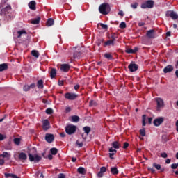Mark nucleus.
<instances>
[{
  "label": "nucleus",
  "mask_w": 178,
  "mask_h": 178,
  "mask_svg": "<svg viewBox=\"0 0 178 178\" xmlns=\"http://www.w3.org/2000/svg\"><path fill=\"white\" fill-rule=\"evenodd\" d=\"M41 21V17H38L37 18H35L34 19L31 20V24H40V22Z\"/></svg>",
  "instance_id": "21"
},
{
  "label": "nucleus",
  "mask_w": 178,
  "mask_h": 178,
  "mask_svg": "<svg viewBox=\"0 0 178 178\" xmlns=\"http://www.w3.org/2000/svg\"><path fill=\"white\" fill-rule=\"evenodd\" d=\"M155 2L152 0H147L141 3L140 8L142 9H152L154 8Z\"/></svg>",
  "instance_id": "2"
},
{
  "label": "nucleus",
  "mask_w": 178,
  "mask_h": 178,
  "mask_svg": "<svg viewBox=\"0 0 178 178\" xmlns=\"http://www.w3.org/2000/svg\"><path fill=\"white\" fill-rule=\"evenodd\" d=\"M76 144L77 145H79V148L83 147V145H84V144L83 143V142L79 143V140H77V141L76 142Z\"/></svg>",
  "instance_id": "49"
},
{
  "label": "nucleus",
  "mask_w": 178,
  "mask_h": 178,
  "mask_svg": "<svg viewBox=\"0 0 178 178\" xmlns=\"http://www.w3.org/2000/svg\"><path fill=\"white\" fill-rule=\"evenodd\" d=\"M6 177H11V178H19L17 177V175L15 174H10V173H5Z\"/></svg>",
  "instance_id": "34"
},
{
  "label": "nucleus",
  "mask_w": 178,
  "mask_h": 178,
  "mask_svg": "<svg viewBox=\"0 0 178 178\" xmlns=\"http://www.w3.org/2000/svg\"><path fill=\"white\" fill-rule=\"evenodd\" d=\"M79 88H80V85L77 84L74 86V90H77Z\"/></svg>",
  "instance_id": "64"
},
{
  "label": "nucleus",
  "mask_w": 178,
  "mask_h": 178,
  "mask_svg": "<svg viewBox=\"0 0 178 178\" xmlns=\"http://www.w3.org/2000/svg\"><path fill=\"white\" fill-rule=\"evenodd\" d=\"M23 91H25V92L30 91V86L24 85L23 87Z\"/></svg>",
  "instance_id": "44"
},
{
  "label": "nucleus",
  "mask_w": 178,
  "mask_h": 178,
  "mask_svg": "<svg viewBox=\"0 0 178 178\" xmlns=\"http://www.w3.org/2000/svg\"><path fill=\"white\" fill-rule=\"evenodd\" d=\"M140 134L142 137H145V128L140 130Z\"/></svg>",
  "instance_id": "42"
},
{
  "label": "nucleus",
  "mask_w": 178,
  "mask_h": 178,
  "mask_svg": "<svg viewBox=\"0 0 178 178\" xmlns=\"http://www.w3.org/2000/svg\"><path fill=\"white\" fill-rule=\"evenodd\" d=\"M111 38V40L115 42V41H116V39H118V33H112Z\"/></svg>",
  "instance_id": "35"
},
{
  "label": "nucleus",
  "mask_w": 178,
  "mask_h": 178,
  "mask_svg": "<svg viewBox=\"0 0 178 178\" xmlns=\"http://www.w3.org/2000/svg\"><path fill=\"white\" fill-rule=\"evenodd\" d=\"M89 106H97V102L94 100H90L89 103Z\"/></svg>",
  "instance_id": "43"
},
{
  "label": "nucleus",
  "mask_w": 178,
  "mask_h": 178,
  "mask_svg": "<svg viewBox=\"0 0 178 178\" xmlns=\"http://www.w3.org/2000/svg\"><path fill=\"white\" fill-rule=\"evenodd\" d=\"M163 118L159 117L154 120L153 124L156 126V127H158V126H161V124L163 123Z\"/></svg>",
  "instance_id": "8"
},
{
  "label": "nucleus",
  "mask_w": 178,
  "mask_h": 178,
  "mask_svg": "<svg viewBox=\"0 0 178 178\" xmlns=\"http://www.w3.org/2000/svg\"><path fill=\"white\" fill-rule=\"evenodd\" d=\"M10 10H12V6H10V5H8L6 8H4L1 10V12H2V13H4L5 15H8V13H9V12H10Z\"/></svg>",
  "instance_id": "18"
},
{
  "label": "nucleus",
  "mask_w": 178,
  "mask_h": 178,
  "mask_svg": "<svg viewBox=\"0 0 178 178\" xmlns=\"http://www.w3.org/2000/svg\"><path fill=\"white\" fill-rule=\"evenodd\" d=\"M166 16H169L172 19V20H176L178 19V15L175 13V11H168L166 14Z\"/></svg>",
  "instance_id": "11"
},
{
  "label": "nucleus",
  "mask_w": 178,
  "mask_h": 178,
  "mask_svg": "<svg viewBox=\"0 0 178 178\" xmlns=\"http://www.w3.org/2000/svg\"><path fill=\"white\" fill-rule=\"evenodd\" d=\"M45 140L47 143L51 144V143H53L54 140H55V136L52 134H47L45 135Z\"/></svg>",
  "instance_id": "9"
},
{
  "label": "nucleus",
  "mask_w": 178,
  "mask_h": 178,
  "mask_svg": "<svg viewBox=\"0 0 178 178\" xmlns=\"http://www.w3.org/2000/svg\"><path fill=\"white\" fill-rule=\"evenodd\" d=\"M125 52L126 54H136V52H138V47H135L134 49L127 48Z\"/></svg>",
  "instance_id": "14"
},
{
  "label": "nucleus",
  "mask_w": 178,
  "mask_h": 178,
  "mask_svg": "<svg viewBox=\"0 0 178 178\" xmlns=\"http://www.w3.org/2000/svg\"><path fill=\"white\" fill-rule=\"evenodd\" d=\"M128 147H129V143L127 142L124 143V145H123L124 149H126Z\"/></svg>",
  "instance_id": "54"
},
{
  "label": "nucleus",
  "mask_w": 178,
  "mask_h": 178,
  "mask_svg": "<svg viewBox=\"0 0 178 178\" xmlns=\"http://www.w3.org/2000/svg\"><path fill=\"white\" fill-rule=\"evenodd\" d=\"M70 111H72V108H70V107H67L65 108L66 113H69V112H70Z\"/></svg>",
  "instance_id": "60"
},
{
  "label": "nucleus",
  "mask_w": 178,
  "mask_h": 178,
  "mask_svg": "<svg viewBox=\"0 0 178 178\" xmlns=\"http://www.w3.org/2000/svg\"><path fill=\"white\" fill-rule=\"evenodd\" d=\"M137 6H138V3H134L131 4V8H132V9H137Z\"/></svg>",
  "instance_id": "47"
},
{
  "label": "nucleus",
  "mask_w": 178,
  "mask_h": 178,
  "mask_svg": "<svg viewBox=\"0 0 178 178\" xmlns=\"http://www.w3.org/2000/svg\"><path fill=\"white\" fill-rule=\"evenodd\" d=\"M18 158L20 161H26L27 159V154L24 152L19 153Z\"/></svg>",
  "instance_id": "20"
},
{
  "label": "nucleus",
  "mask_w": 178,
  "mask_h": 178,
  "mask_svg": "<svg viewBox=\"0 0 178 178\" xmlns=\"http://www.w3.org/2000/svg\"><path fill=\"white\" fill-rule=\"evenodd\" d=\"M83 131L86 133V134H87V136H88V134H90L91 132V128L88 126L84 127Z\"/></svg>",
  "instance_id": "31"
},
{
  "label": "nucleus",
  "mask_w": 178,
  "mask_h": 178,
  "mask_svg": "<svg viewBox=\"0 0 178 178\" xmlns=\"http://www.w3.org/2000/svg\"><path fill=\"white\" fill-rule=\"evenodd\" d=\"M14 143H15L16 145H20V138H14Z\"/></svg>",
  "instance_id": "41"
},
{
  "label": "nucleus",
  "mask_w": 178,
  "mask_h": 178,
  "mask_svg": "<svg viewBox=\"0 0 178 178\" xmlns=\"http://www.w3.org/2000/svg\"><path fill=\"white\" fill-rule=\"evenodd\" d=\"M76 49H77V47H73L72 49V52H73L74 59H76L77 58H80V56L81 55V53L80 51H76Z\"/></svg>",
  "instance_id": "12"
},
{
  "label": "nucleus",
  "mask_w": 178,
  "mask_h": 178,
  "mask_svg": "<svg viewBox=\"0 0 178 178\" xmlns=\"http://www.w3.org/2000/svg\"><path fill=\"white\" fill-rule=\"evenodd\" d=\"M58 178H66V175L63 173H60Z\"/></svg>",
  "instance_id": "56"
},
{
  "label": "nucleus",
  "mask_w": 178,
  "mask_h": 178,
  "mask_svg": "<svg viewBox=\"0 0 178 178\" xmlns=\"http://www.w3.org/2000/svg\"><path fill=\"white\" fill-rule=\"evenodd\" d=\"M171 173H175L177 176H178V170H175L173 169L171 170Z\"/></svg>",
  "instance_id": "59"
},
{
  "label": "nucleus",
  "mask_w": 178,
  "mask_h": 178,
  "mask_svg": "<svg viewBox=\"0 0 178 178\" xmlns=\"http://www.w3.org/2000/svg\"><path fill=\"white\" fill-rule=\"evenodd\" d=\"M17 34H18L17 38H20L22 37V34H27V33L26 32L25 30H22V31H19L17 32Z\"/></svg>",
  "instance_id": "37"
},
{
  "label": "nucleus",
  "mask_w": 178,
  "mask_h": 178,
  "mask_svg": "<svg viewBox=\"0 0 178 178\" xmlns=\"http://www.w3.org/2000/svg\"><path fill=\"white\" fill-rule=\"evenodd\" d=\"M54 19H52V18H49V19H47V26L48 27H51V26H54Z\"/></svg>",
  "instance_id": "29"
},
{
  "label": "nucleus",
  "mask_w": 178,
  "mask_h": 178,
  "mask_svg": "<svg viewBox=\"0 0 178 178\" xmlns=\"http://www.w3.org/2000/svg\"><path fill=\"white\" fill-rule=\"evenodd\" d=\"M3 165H5V160L0 159V166H3Z\"/></svg>",
  "instance_id": "55"
},
{
  "label": "nucleus",
  "mask_w": 178,
  "mask_h": 178,
  "mask_svg": "<svg viewBox=\"0 0 178 178\" xmlns=\"http://www.w3.org/2000/svg\"><path fill=\"white\" fill-rule=\"evenodd\" d=\"M80 120V117L77 115H73L72 116V122H74L75 123H77Z\"/></svg>",
  "instance_id": "33"
},
{
  "label": "nucleus",
  "mask_w": 178,
  "mask_h": 178,
  "mask_svg": "<svg viewBox=\"0 0 178 178\" xmlns=\"http://www.w3.org/2000/svg\"><path fill=\"white\" fill-rule=\"evenodd\" d=\"M37 87L38 88H44V81L42 79L38 81Z\"/></svg>",
  "instance_id": "28"
},
{
  "label": "nucleus",
  "mask_w": 178,
  "mask_h": 178,
  "mask_svg": "<svg viewBox=\"0 0 178 178\" xmlns=\"http://www.w3.org/2000/svg\"><path fill=\"white\" fill-rule=\"evenodd\" d=\"M35 87V83H32L29 86V89L34 88Z\"/></svg>",
  "instance_id": "63"
},
{
  "label": "nucleus",
  "mask_w": 178,
  "mask_h": 178,
  "mask_svg": "<svg viewBox=\"0 0 178 178\" xmlns=\"http://www.w3.org/2000/svg\"><path fill=\"white\" fill-rule=\"evenodd\" d=\"M104 57L106 59H108L109 60H112L113 59V56H112V53H106L104 54Z\"/></svg>",
  "instance_id": "27"
},
{
  "label": "nucleus",
  "mask_w": 178,
  "mask_h": 178,
  "mask_svg": "<svg viewBox=\"0 0 178 178\" xmlns=\"http://www.w3.org/2000/svg\"><path fill=\"white\" fill-rule=\"evenodd\" d=\"M31 56H34V58H39L40 57V53L37 50H32Z\"/></svg>",
  "instance_id": "30"
},
{
  "label": "nucleus",
  "mask_w": 178,
  "mask_h": 178,
  "mask_svg": "<svg viewBox=\"0 0 178 178\" xmlns=\"http://www.w3.org/2000/svg\"><path fill=\"white\" fill-rule=\"evenodd\" d=\"M76 129L77 127H76V125L69 124L65 127V133L69 136H72V134H74L76 133Z\"/></svg>",
  "instance_id": "3"
},
{
  "label": "nucleus",
  "mask_w": 178,
  "mask_h": 178,
  "mask_svg": "<svg viewBox=\"0 0 178 178\" xmlns=\"http://www.w3.org/2000/svg\"><path fill=\"white\" fill-rule=\"evenodd\" d=\"M111 172L112 175H119V170H118L117 167H111Z\"/></svg>",
  "instance_id": "24"
},
{
  "label": "nucleus",
  "mask_w": 178,
  "mask_h": 178,
  "mask_svg": "<svg viewBox=\"0 0 178 178\" xmlns=\"http://www.w3.org/2000/svg\"><path fill=\"white\" fill-rule=\"evenodd\" d=\"M45 113L47 115H52V113H54V110H52V108H47Z\"/></svg>",
  "instance_id": "40"
},
{
  "label": "nucleus",
  "mask_w": 178,
  "mask_h": 178,
  "mask_svg": "<svg viewBox=\"0 0 178 178\" xmlns=\"http://www.w3.org/2000/svg\"><path fill=\"white\" fill-rule=\"evenodd\" d=\"M56 76V69L51 68L50 71V77L51 79H55Z\"/></svg>",
  "instance_id": "23"
},
{
  "label": "nucleus",
  "mask_w": 178,
  "mask_h": 178,
  "mask_svg": "<svg viewBox=\"0 0 178 178\" xmlns=\"http://www.w3.org/2000/svg\"><path fill=\"white\" fill-rule=\"evenodd\" d=\"M100 26H101L102 29H104V30L108 29V25H106V24H100Z\"/></svg>",
  "instance_id": "51"
},
{
  "label": "nucleus",
  "mask_w": 178,
  "mask_h": 178,
  "mask_svg": "<svg viewBox=\"0 0 178 178\" xmlns=\"http://www.w3.org/2000/svg\"><path fill=\"white\" fill-rule=\"evenodd\" d=\"M11 154L8 152H3V154H0V158H6L7 161L10 159Z\"/></svg>",
  "instance_id": "16"
},
{
  "label": "nucleus",
  "mask_w": 178,
  "mask_h": 178,
  "mask_svg": "<svg viewBox=\"0 0 178 178\" xmlns=\"http://www.w3.org/2000/svg\"><path fill=\"white\" fill-rule=\"evenodd\" d=\"M112 147L115 148V149H119L120 148V146L119 145V142L114 141L112 143Z\"/></svg>",
  "instance_id": "32"
},
{
  "label": "nucleus",
  "mask_w": 178,
  "mask_h": 178,
  "mask_svg": "<svg viewBox=\"0 0 178 178\" xmlns=\"http://www.w3.org/2000/svg\"><path fill=\"white\" fill-rule=\"evenodd\" d=\"M128 69L129 70V72H131V73H133V72H137V70H138V65L134 63V62H131L129 65Z\"/></svg>",
  "instance_id": "6"
},
{
  "label": "nucleus",
  "mask_w": 178,
  "mask_h": 178,
  "mask_svg": "<svg viewBox=\"0 0 178 178\" xmlns=\"http://www.w3.org/2000/svg\"><path fill=\"white\" fill-rule=\"evenodd\" d=\"M28 156H29V159L30 162H35V163H38V162H40V161L42 159L41 156H39L38 154L33 155L29 153Z\"/></svg>",
  "instance_id": "4"
},
{
  "label": "nucleus",
  "mask_w": 178,
  "mask_h": 178,
  "mask_svg": "<svg viewBox=\"0 0 178 178\" xmlns=\"http://www.w3.org/2000/svg\"><path fill=\"white\" fill-rule=\"evenodd\" d=\"M51 155H56L58 154V149L53 147L50 149Z\"/></svg>",
  "instance_id": "36"
},
{
  "label": "nucleus",
  "mask_w": 178,
  "mask_h": 178,
  "mask_svg": "<svg viewBox=\"0 0 178 178\" xmlns=\"http://www.w3.org/2000/svg\"><path fill=\"white\" fill-rule=\"evenodd\" d=\"M6 138V136L3 135L2 134H0V141H3Z\"/></svg>",
  "instance_id": "50"
},
{
  "label": "nucleus",
  "mask_w": 178,
  "mask_h": 178,
  "mask_svg": "<svg viewBox=\"0 0 178 178\" xmlns=\"http://www.w3.org/2000/svg\"><path fill=\"white\" fill-rule=\"evenodd\" d=\"M77 172H78V173H79V175H86V173H87L86 168H84L83 167L78 168Z\"/></svg>",
  "instance_id": "22"
},
{
  "label": "nucleus",
  "mask_w": 178,
  "mask_h": 178,
  "mask_svg": "<svg viewBox=\"0 0 178 178\" xmlns=\"http://www.w3.org/2000/svg\"><path fill=\"white\" fill-rule=\"evenodd\" d=\"M5 70H8V64L7 63L0 64V72H3Z\"/></svg>",
  "instance_id": "26"
},
{
  "label": "nucleus",
  "mask_w": 178,
  "mask_h": 178,
  "mask_svg": "<svg viewBox=\"0 0 178 178\" xmlns=\"http://www.w3.org/2000/svg\"><path fill=\"white\" fill-rule=\"evenodd\" d=\"M161 158H164V159L168 158V154L166 152L161 153Z\"/></svg>",
  "instance_id": "52"
},
{
  "label": "nucleus",
  "mask_w": 178,
  "mask_h": 178,
  "mask_svg": "<svg viewBox=\"0 0 178 178\" xmlns=\"http://www.w3.org/2000/svg\"><path fill=\"white\" fill-rule=\"evenodd\" d=\"M109 152H111V153H115L116 154L117 151L116 149H114L113 148L111 147L109 149H108Z\"/></svg>",
  "instance_id": "57"
},
{
  "label": "nucleus",
  "mask_w": 178,
  "mask_h": 178,
  "mask_svg": "<svg viewBox=\"0 0 178 178\" xmlns=\"http://www.w3.org/2000/svg\"><path fill=\"white\" fill-rule=\"evenodd\" d=\"M65 98L70 101H74L76 98H79V95L76 93L67 92L65 94Z\"/></svg>",
  "instance_id": "5"
},
{
  "label": "nucleus",
  "mask_w": 178,
  "mask_h": 178,
  "mask_svg": "<svg viewBox=\"0 0 178 178\" xmlns=\"http://www.w3.org/2000/svg\"><path fill=\"white\" fill-rule=\"evenodd\" d=\"M148 123H149V124H151V123H152V117L148 118Z\"/></svg>",
  "instance_id": "62"
},
{
  "label": "nucleus",
  "mask_w": 178,
  "mask_h": 178,
  "mask_svg": "<svg viewBox=\"0 0 178 178\" xmlns=\"http://www.w3.org/2000/svg\"><path fill=\"white\" fill-rule=\"evenodd\" d=\"M42 129L43 130H45V131L49 129V121L48 120H43Z\"/></svg>",
  "instance_id": "17"
},
{
  "label": "nucleus",
  "mask_w": 178,
  "mask_h": 178,
  "mask_svg": "<svg viewBox=\"0 0 178 178\" xmlns=\"http://www.w3.org/2000/svg\"><path fill=\"white\" fill-rule=\"evenodd\" d=\"M148 170H149V172H152V173H154L155 172V169L149 168H148Z\"/></svg>",
  "instance_id": "61"
},
{
  "label": "nucleus",
  "mask_w": 178,
  "mask_h": 178,
  "mask_svg": "<svg viewBox=\"0 0 178 178\" xmlns=\"http://www.w3.org/2000/svg\"><path fill=\"white\" fill-rule=\"evenodd\" d=\"M100 172H102V173H105V172H106V167H101L100 168Z\"/></svg>",
  "instance_id": "53"
},
{
  "label": "nucleus",
  "mask_w": 178,
  "mask_h": 178,
  "mask_svg": "<svg viewBox=\"0 0 178 178\" xmlns=\"http://www.w3.org/2000/svg\"><path fill=\"white\" fill-rule=\"evenodd\" d=\"M120 29H126V22H122L119 25Z\"/></svg>",
  "instance_id": "45"
},
{
  "label": "nucleus",
  "mask_w": 178,
  "mask_h": 178,
  "mask_svg": "<svg viewBox=\"0 0 178 178\" xmlns=\"http://www.w3.org/2000/svg\"><path fill=\"white\" fill-rule=\"evenodd\" d=\"M113 46L115 45V42L112 40H109L104 42V47H109V46Z\"/></svg>",
  "instance_id": "25"
},
{
  "label": "nucleus",
  "mask_w": 178,
  "mask_h": 178,
  "mask_svg": "<svg viewBox=\"0 0 178 178\" xmlns=\"http://www.w3.org/2000/svg\"><path fill=\"white\" fill-rule=\"evenodd\" d=\"M36 5H37V3H35V1H31V2L29 3V9H31V10H35Z\"/></svg>",
  "instance_id": "19"
},
{
  "label": "nucleus",
  "mask_w": 178,
  "mask_h": 178,
  "mask_svg": "<svg viewBox=\"0 0 178 178\" xmlns=\"http://www.w3.org/2000/svg\"><path fill=\"white\" fill-rule=\"evenodd\" d=\"M99 12L102 15H106L111 12V6L108 3H104L99 6Z\"/></svg>",
  "instance_id": "1"
},
{
  "label": "nucleus",
  "mask_w": 178,
  "mask_h": 178,
  "mask_svg": "<svg viewBox=\"0 0 178 178\" xmlns=\"http://www.w3.org/2000/svg\"><path fill=\"white\" fill-rule=\"evenodd\" d=\"M153 168H155V169H156V170H160V169H161V164H158L156 163H153Z\"/></svg>",
  "instance_id": "39"
},
{
  "label": "nucleus",
  "mask_w": 178,
  "mask_h": 178,
  "mask_svg": "<svg viewBox=\"0 0 178 178\" xmlns=\"http://www.w3.org/2000/svg\"><path fill=\"white\" fill-rule=\"evenodd\" d=\"M155 101L157 104V107H156L157 111H159L161 109V108H163V106L165 105L164 102H163V99H162L159 97H157L155 99Z\"/></svg>",
  "instance_id": "7"
},
{
  "label": "nucleus",
  "mask_w": 178,
  "mask_h": 178,
  "mask_svg": "<svg viewBox=\"0 0 178 178\" xmlns=\"http://www.w3.org/2000/svg\"><path fill=\"white\" fill-rule=\"evenodd\" d=\"M98 177H102L104 176V172L99 171L97 174Z\"/></svg>",
  "instance_id": "58"
},
{
  "label": "nucleus",
  "mask_w": 178,
  "mask_h": 178,
  "mask_svg": "<svg viewBox=\"0 0 178 178\" xmlns=\"http://www.w3.org/2000/svg\"><path fill=\"white\" fill-rule=\"evenodd\" d=\"M177 168H178L177 163H172L171 165V169L176 170L177 169Z\"/></svg>",
  "instance_id": "48"
},
{
  "label": "nucleus",
  "mask_w": 178,
  "mask_h": 178,
  "mask_svg": "<svg viewBox=\"0 0 178 178\" xmlns=\"http://www.w3.org/2000/svg\"><path fill=\"white\" fill-rule=\"evenodd\" d=\"M146 36L148 38H155V30L152 29L147 31Z\"/></svg>",
  "instance_id": "15"
},
{
  "label": "nucleus",
  "mask_w": 178,
  "mask_h": 178,
  "mask_svg": "<svg viewBox=\"0 0 178 178\" xmlns=\"http://www.w3.org/2000/svg\"><path fill=\"white\" fill-rule=\"evenodd\" d=\"M69 70H70V65L69 64H62L60 65V71L67 72Z\"/></svg>",
  "instance_id": "13"
},
{
  "label": "nucleus",
  "mask_w": 178,
  "mask_h": 178,
  "mask_svg": "<svg viewBox=\"0 0 178 178\" xmlns=\"http://www.w3.org/2000/svg\"><path fill=\"white\" fill-rule=\"evenodd\" d=\"M175 67H173V65H168L166 67H165L163 70V73H172V70H174Z\"/></svg>",
  "instance_id": "10"
},
{
  "label": "nucleus",
  "mask_w": 178,
  "mask_h": 178,
  "mask_svg": "<svg viewBox=\"0 0 178 178\" xmlns=\"http://www.w3.org/2000/svg\"><path fill=\"white\" fill-rule=\"evenodd\" d=\"M162 140H163V141H164V143H167V141H169V138H168V136H166V135H163Z\"/></svg>",
  "instance_id": "46"
},
{
  "label": "nucleus",
  "mask_w": 178,
  "mask_h": 178,
  "mask_svg": "<svg viewBox=\"0 0 178 178\" xmlns=\"http://www.w3.org/2000/svg\"><path fill=\"white\" fill-rule=\"evenodd\" d=\"M145 120H147V115H143L142 116V125L144 127L146 124Z\"/></svg>",
  "instance_id": "38"
}]
</instances>
